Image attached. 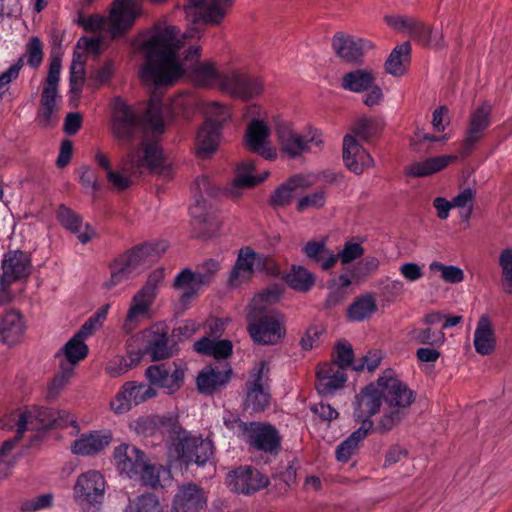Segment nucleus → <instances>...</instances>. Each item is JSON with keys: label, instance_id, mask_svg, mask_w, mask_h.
<instances>
[{"label": "nucleus", "instance_id": "obj_52", "mask_svg": "<svg viewBox=\"0 0 512 512\" xmlns=\"http://www.w3.org/2000/svg\"><path fill=\"white\" fill-rule=\"evenodd\" d=\"M380 128L381 125L377 119L361 116L354 122L352 133L354 137L367 141L374 137L379 132Z\"/></svg>", "mask_w": 512, "mask_h": 512}, {"label": "nucleus", "instance_id": "obj_43", "mask_svg": "<svg viewBox=\"0 0 512 512\" xmlns=\"http://www.w3.org/2000/svg\"><path fill=\"white\" fill-rule=\"evenodd\" d=\"M194 349L199 354L213 356L215 359H226L232 353V343L229 340H213L203 337L195 342Z\"/></svg>", "mask_w": 512, "mask_h": 512}, {"label": "nucleus", "instance_id": "obj_64", "mask_svg": "<svg viewBox=\"0 0 512 512\" xmlns=\"http://www.w3.org/2000/svg\"><path fill=\"white\" fill-rule=\"evenodd\" d=\"M326 202V193L323 190L315 191L301 197L297 202V210L303 212L308 208H321Z\"/></svg>", "mask_w": 512, "mask_h": 512}, {"label": "nucleus", "instance_id": "obj_61", "mask_svg": "<svg viewBox=\"0 0 512 512\" xmlns=\"http://www.w3.org/2000/svg\"><path fill=\"white\" fill-rule=\"evenodd\" d=\"M27 64L37 68L43 60V46L38 37H32L26 44Z\"/></svg>", "mask_w": 512, "mask_h": 512}, {"label": "nucleus", "instance_id": "obj_27", "mask_svg": "<svg viewBox=\"0 0 512 512\" xmlns=\"http://www.w3.org/2000/svg\"><path fill=\"white\" fill-rule=\"evenodd\" d=\"M492 105L483 102L470 115L469 124L466 130V137L463 142L465 152H470L476 143L483 137L485 130L491 125Z\"/></svg>", "mask_w": 512, "mask_h": 512}, {"label": "nucleus", "instance_id": "obj_31", "mask_svg": "<svg viewBox=\"0 0 512 512\" xmlns=\"http://www.w3.org/2000/svg\"><path fill=\"white\" fill-rule=\"evenodd\" d=\"M347 380L344 369L337 364H323L317 371L316 388L320 395L328 396L342 388Z\"/></svg>", "mask_w": 512, "mask_h": 512}, {"label": "nucleus", "instance_id": "obj_20", "mask_svg": "<svg viewBox=\"0 0 512 512\" xmlns=\"http://www.w3.org/2000/svg\"><path fill=\"white\" fill-rule=\"evenodd\" d=\"M244 439L252 449L268 454H276L281 446L279 432L267 423L250 422Z\"/></svg>", "mask_w": 512, "mask_h": 512}, {"label": "nucleus", "instance_id": "obj_1", "mask_svg": "<svg viewBox=\"0 0 512 512\" xmlns=\"http://www.w3.org/2000/svg\"><path fill=\"white\" fill-rule=\"evenodd\" d=\"M181 45L182 39L175 26L157 25L139 35L133 46L144 59L140 68L141 80L154 86H166L186 75L197 86L222 90L225 73H220L209 61H200L199 46L190 47L180 58L177 51Z\"/></svg>", "mask_w": 512, "mask_h": 512}, {"label": "nucleus", "instance_id": "obj_34", "mask_svg": "<svg viewBox=\"0 0 512 512\" xmlns=\"http://www.w3.org/2000/svg\"><path fill=\"white\" fill-rule=\"evenodd\" d=\"M57 219L65 229L78 234L77 237L82 244L88 243L96 235L95 230L88 224L85 225V230L81 231L83 225L81 216L64 205L58 208Z\"/></svg>", "mask_w": 512, "mask_h": 512}, {"label": "nucleus", "instance_id": "obj_25", "mask_svg": "<svg viewBox=\"0 0 512 512\" xmlns=\"http://www.w3.org/2000/svg\"><path fill=\"white\" fill-rule=\"evenodd\" d=\"M146 376L152 385L165 388L169 394H172L183 384L184 370L176 363L156 364L147 368Z\"/></svg>", "mask_w": 512, "mask_h": 512}, {"label": "nucleus", "instance_id": "obj_10", "mask_svg": "<svg viewBox=\"0 0 512 512\" xmlns=\"http://www.w3.org/2000/svg\"><path fill=\"white\" fill-rule=\"evenodd\" d=\"M106 481L96 470L80 474L73 488L75 503L83 512H99L104 501Z\"/></svg>", "mask_w": 512, "mask_h": 512}, {"label": "nucleus", "instance_id": "obj_11", "mask_svg": "<svg viewBox=\"0 0 512 512\" xmlns=\"http://www.w3.org/2000/svg\"><path fill=\"white\" fill-rule=\"evenodd\" d=\"M31 269V260L26 253L14 250L4 254L1 261L0 306L12 300L11 285L27 279Z\"/></svg>", "mask_w": 512, "mask_h": 512}, {"label": "nucleus", "instance_id": "obj_21", "mask_svg": "<svg viewBox=\"0 0 512 512\" xmlns=\"http://www.w3.org/2000/svg\"><path fill=\"white\" fill-rule=\"evenodd\" d=\"M270 129L263 120L253 119L245 133V146L267 160H275L278 153L270 144Z\"/></svg>", "mask_w": 512, "mask_h": 512}, {"label": "nucleus", "instance_id": "obj_51", "mask_svg": "<svg viewBox=\"0 0 512 512\" xmlns=\"http://www.w3.org/2000/svg\"><path fill=\"white\" fill-rule=\"evenodd\" d=\"M191 192L193 194L195 204L190 208L191 214L194 217L198 216V210L205 207V196L212 194V185L207 176H200L194 181Z\"/></svg>", "mask_w": 512, "mask_h": 512}, {"label": "nucleus", "instance_id": "obj_30", "mask_svg": "<svg viewBox=\"0 0 512 512\" xmlns=\"http://www.w3.org/2000/svg\"><path fill=\"white\" fill-rule=\"evenodd\" d=\"M231 373L227 364L205 367L197 377V387L201 393L210 395L228 383Z\"/></svg>", "mask_w": 512, "mask_h": 512}, {"label": "nucleus", "instance_id": "obj_63", "mask_svg": "<svg viewBox=\"0 0 512 512\" xmlns=\"http://www.w3.org/2000/svg\"><path fill=\"white\" fill-rule=\"evenodd\" d=\"M363 254L364 249L359 243L348 241L342 250L335 255L337 256V261L340 260L343 264H348L360 258Z\"/></svg>", "mask_w": 512, "mask_h": 512}, {"label": "nucleus", "instance_id": "obj_36", "mask_svg": "<svg viewBox=\"0 0 512 512\" xmlns=\"http://www.w3.org/2000/svg\"><path fill=\"white\" fill-rule=\"evenodd\" d=\"M473 344L475 351L480 355H490L496 347V336L493 325L488 316L480 317L474 331Z\"/></svg>", "mask_w": 512, "mask_h": 512}, {"label": "nucleus", "instance_id": "obj_2", "mask_svg": "<svg viewBox=\"0 0 512 512\" xmlns=\"http://www.w3.org/2000/svg\"><path fill=\"white\" fill-rule=\"evenodd\" d=\"M75 420L66 411L56 412L48 408L27 407L21 413H11L0 419L2 429H11L17 426V435L6 440L0 447V479L6 478L14 465L17 457L14 448L25 431H40L53 426H65L74 424Z\"/></svg>", "mask_w": 512, "mask_h": 512}, {"label": "nucleus", "instance_id": "obj_7", "mask_svg": "<svg viewBox=\"0 0 512 512\" xmlns=\"http://www.w3.org/2000/svg\"><path fill=\"white\" fill-rule=\"evenodd\" d=\"M136 0H114L107 17L92 15L81 21L84 29L92 32H108L113 38L126 32L137 16Z\"/></svg>", "mask_w": 512, "mask_h": 512}, {"label": "nucleus", "instance_id": "obj_24", "mask_svg": "<svg viewBox=\"0 0 512 512\" xmlns=\"http://www.w3.org/2000/svg\"><path fill=\"white\" fill-rule=\"evenodd\" d=\"M207 493L194 483L183 484L173 498L171 512H200L207 506Z\"/></svg>", "mask_w": 512, "mask_h": 512}, {"label": "nucleus", "instance_id": "obj_26", "mask_svg": "<svg viewBox=\"0 0 512 512\" xmlns=\"http://www.w3.org/2000/svg\"><path fill=\"white\" fill-rule=\"evenodd\" d=\"M255 165V161L251 159H245L237 165L235 178L226 191L231 199L240 198L244 189L253 187L268 177V171H264L260 175H254Z\"/></svg>", "mask_w": 512, "mask_h": 512}, {"label": "nucleus", "instance_id": "obj_4", "mask_svg": "<svg viewBox=\"0 0 512 512\" xmlns=\"http://www.w3.org/2000/svg\"><path fill=\"white\" fill-rule=\"evenodd\" d=\"M164 159L156 142L141 141L140 147L131 149L121 161L118 170H109L106 178L113 189L123 191L132 186L145 172L162 173Z\"/></svg>", "mask_w": 512, "mask_h": 512}, {"label": "nucleus", "instance_id": "obj_48", "mask_svg": "<svg viewBox=\"0 0 512 512\" xmlns=\"http://www.w3.org/2000/svg\"><path fill=\"white\" fill-rule=\"evenodd\" d=\"M197 109L198 100L194 95L187 92H183L174 97L169 106V111L172 117L183 116L187 118Z\"/></svg>", "mask_w": 512, "mask_h": 512}, {"label": "nucleus", "instance_id": "obj_39", "mask_svg": "<svg viewBox=\"0 0 512 512\" xmlns=\"http://www.w3.org/2000/svg\"><path fill=\"white\" fill-rule=\"evenodd\" d=\"M456 156L443 155L432 158H427L423 161H418L406 167V174L412 177H425L433 173L439 172L446 168L451 162L456 160Z\"/></svg>", "mask_w": 512, "mask_h": 512}, {"label": "nucleus", "instance_id": "obj_46", "mask_svg": "<svg viewBox=\"0 0 512 512\" xmlns=\"http://www.w3.org/2000/svg\"><path fill=\"white\" fill-rule=\"evenodd\" d=\"M375 77L371 71L357 69L346 73L342 78V87L345 90L360 93L368 91L374 85Z\"/></svg>", "mask_w": 512, "mask_h": 512}, {"label": "nucleus", "instance_id": "obj_18", "mask_svg": "<svg viewBox=\"0 0 512 512\" xmlns=\"http://www.w3.org/2000/svg\"><path fill=\"white\" fill-rule=\"evenodd\" d=\"M248 331L257 344L275 345L285 335V328L279 315H263L251 320L248 325Z\"/></svg>", "mask_w": 512, "mask_h": 512}, {"label": "nucleus", "instance_id": "obj_19", "mask_svg": "<svg viewBox=\"0 0 512 512\" xmlns=\"http://www.w3.org/2000/svg\"><path fill=\"white\" fill-rule=\"evenodd\" d=\"M226 484L236 493L250 495L268 486L269 479L251 466H241L228 473Z\"/></svg>", "mask_w": 512, "mask_h": 512}, {"label": "nucleus", "instance_id": "obj_8", "mask_svg": "<svg viewBox=\"0 0 512 512\" xmlns=\"http://www.w3.org/2000/svg\"><path fill=\"white\" fill-rule=\"evenodd\" d=\"M165 248L166 246L163 243H145L120 255L110 265L111 276L106 286L112 288L129 279L141 264L160 255L165 251Z\"/></svg>", "mask_w": 512, "mask_h": 512}, {"label": "nucleus", "instance_id": "obj_55", "mask_svg": "<svg viewBox=\"0 0 512 512\" xmlns=\"http://www.w3.org/2000/svg\"><path fill=\"white\" fill-rule=\"evenodd\" d=\"M125 512H161V505L153 494H143L131 500Z\"/></svg>", "mask_w": 512, "mask_h": 512}, {"label": "nucleus", "instance_id": "obj_9", "mask_svg": "<svg viewBox=\"0 0 512 512\" xmlns=\"http://www.w3.org/2000/svg\"><path fill=\"white\" fill-rule=\"evenodd\" d=\"M172 429L176 437L169 448L170 454L186 464L195 463L199 466L204 465L211 458L214 445L210 439L193 436L181 426H174Z\"/></svg>", "mask_w": 512, "mask_h": 512}, {"label": "nucleus", "instance_id": "obj_14", "mask_svg": "<svg viewBox=\"0 0 512 512\" xmlns=\"http://www.w3.org/2000/svg\"><path fill=\"white\" fill-rule=\"evenodd\" d=\"M278 144L283 153L290 158H296L311 150L312 146L320 147L323 144L322 134L315 128H309L306 134L294 131L291 124L279 122L276 125Z\"/></svg>", "mask_w": 512, "mask_h": 512}, {"label": "nucleus", "instance_id": "obj_17", "mask_svg": "<svg viewBox=\"0 0 512 512\" xmlns=\"http://www.w3.org/2000/svg\"><path fill=\"white\" fill-rule=\"evenodd\" d=\"M264 84L259 77L250 76L237 70L225 72L222 91L233 97L249 100L260 96Z\"/></svg>", "mask_w": 512, "mask_h": 512}, {"label": "nucleus", "instance_id": "obj_41", "mask_svg": "<svg viewBox=\"0 0 512 512\" xmlns=\"http://www.w3.org/2000/svg\"><path fill=\"white\" fill-rule=\"evenodd\" d=\"M304 254L323 270H328L337 263V256L329 250L325 242L309 241L303 247Z\"/></svg>", "mask_w": 512, "mask_h": 512}, {"label": "nucleus", "instance_id": "obj_29", "mask_svg": "<svg viewBox=\"0 0 512 512\" xmlns=\"http://www.w3.org/2000/svg\"><path fill=\"white\" fill-rule=\"evenodd\" d=\"M383 402L378 383L367 385L356 396L354 415L358 421L371 420V416L379 412Z\"/></svg>", "mask_w": 512, "mask_h": 512}, {"label": "nucleus", "instance_id": "obj_6", "mask_svg": "<svg viewBox=\"0 0 512 512\" xmlns=\"http://www.w3.org/2000/svg\"><path fill=\"white\" fill-rule=\"evenodd\" d=\"M114 462L121 474L129 479L139 481L145 486L156 488L160 478L170 471L163 466L148 463L145 454L133 445L121 444L114 450Z\"/></svg>", "mask_w": 512, "mask_h": 512}, {"label": "nucleus", "instance_id": "obj_59", "mask_svg": "<svg viewBox=\"0 0 512 512\" xmlns=\"http://www.w3.org/2000/svg\"><path fill=\"white\" fill-rule=\"evenodd\" d=\"M109 309L110 304H105L102 307H100L82 325V327L79 330L80 334H84V336L89 337L93 334L94 331L98 330L105 321Z\"/></svg>", "mask_w": 512, "mask_h": 512}, {"label": "nucleus", "instance_id": "obj_56", "mask_svg": "<svg viewBox=\"0 0 512 512\" xmlns=\"http://www.w3.org/2000/svg\"><path fill=\"white\" fill-rule=\"evenodd\" d=\"M411 340L419 344L441 345L445 341L442 331H432L431 328H413L410 331Z\"/></svg>", "mask_w": 512, "mask_h": 512}, {"label": "nucleus", "instance_id": "obj_38", "mask_svg": "<svg viewBox=\"0 0 512 512\" xmlns=\"http://www.w3.org/2000/svg\"><path fill=\"white\" fill-rule=\"evenodd\" d=\"M372 427V420L364 419L360 427L338 445L336 449L337 460L341 462L348 461L351 458V456L357 451L359 444L368 435Z\"/></svg>", "mask_w": 512, "mask_h": 512}, {"label": "nucleus", "instance_id": "obj_53", "mask_svg": "<svg viewBox=\"0 0 512 512\" xmlns=\"http://www.w3.org/2000/svg\"><path fill=\"white\" fill-rule=\"evenodd\" d=\"M501 269V286L505 293L512 295V248L501 251L498 259Z\"/></svg>", "mask_w": 512, "mask_h": 512}, {"label": "nucleus", "instance_id": "obj_13", "mask_svg": "<svg viewBox=\"0 0 512 512\" xmlns=\"http://www.w3.org/2000/svg\"><path fill=\"white\" fill-rule=\"evenodd\" d=\"M188 2L185 11L188 17L194 18L193 27L188 33L182 35L183 39L199 38L203 32L198 28L200 21L211 24L220 23L233 4V0H188Z\"/></svg>", "mask_w": 512, "mask_h": 512}, {"label": "nucleus", "instance_id": "obj_47", "mask_svg": "<svg viewBox=\"0 0 512 512\" xmlns=\"http://www.w3.org/2000/svg\"><path fill=\"white\" fill-rule=\"evenodd\" d=\"M285 280L292 289L299 292H307L313 286L315 278L306 268L293 266L286 274Z\"/></svg>", "mask_w": 512, "mask_h": 512}, {"label": "nucleus", "instance_id": "obj_15", "mask_svg": "<svg viewBox=\"0 0 512 512\" xmlns=\"http://www.w3.org/2000/svg\"><path fill=\"white\" fill-rule=\"evenodd\" d=\"M157 292V281L150 276L146 284L132 297L123 323V329L130 333L149 318L151 306Z\"/></svg>", "mask_w": 512, "mask_h": 512}, {"label": "nucleus", "instance_id": "obj_50", "mask_svg": "<svg viewBox=\"0 0 512 512\" xmlns=\"http://www.w3.org/2000/svg\"><path fill=\"white\" fill-rule=\"evenodd\" d=\"M267 258L254 252L251 248L245 247L239 251L235 265L238 269H243L253 275L256 270L265 266Z\"/></svg>", "mask_w": 512, "mask_h": 512}, {"label": "nucleus", "instance_id": "obj_35", "mask_svg": "<svg viewBox=\"0 0 512 512\" xmlns=\"http://www.w3.org/2000/svg\"><path fill=\"white\" fill-rule=\"evenodd\" d=\"M25 323L22 315L15 311H7L0 321V341L6 345L18 343L24 334Z\"/></svg>", "mask_w": 512, "mask_h": 512}, {"label": "nucleus", "instance_id": "obj_16", "mask_svg": "<svg viewBox=\"0 0 512 512\" xmlns=\"http://www.w3.org/2000/svg\"><path fill=\"white\" fill-rule=\"evenodd\" d=\"M269 367L265 361L259 362L251 371L250 378L247 382V393L245 399L246 408L253 411H262L268 404L270 399L268 389Z\"/></svg>", "mask_w": 512, "mask_h": 512}, {"label": "nucleus", "instance_id": "obj_40", "mask_svg": "<svg viewBox=\"0 0 512 512\" xmlns=\"http://www.w3.org/2000/svg\"><path fill=\"white\" fill-rule=\"evenodd\" d=\"M58 94L42 91L36 120L42 127L54 126L58 122Z\"/></svg>", "mask_w": 512, "mask_h": 512}, {"label": "nucleus", "instance_id": "obj_62", "mask_svg": "<svg viewBox=\"0 0 512 512\" xmlns=\"http://www.w3.org/2000/svg\"><path fill=\"white\" fill-rule=\"evenodd\" d=\"M53 494L47 493L25 500L21 504V510L24 512H36L47 509L52 506Z\"/></svg>", "mask_w": 512, "mask_h": 512}, {"label": "nucleus", "instance_id": "obj_57", "mask_svg": "<svg viewBox=\"0 0 512 512\" xmlns=\"http://www.w3.org/2000/svg\"><path fill=\"white\" fill-rule=\"evenodd\" d=\"M429 269L431 272H440L442 279L448 283L456 284L462 282L464 279L463 270L457 266L444 265L434 261L430 263Z\"/></svg>", "mask_w": 512, "mask_h": 512}, {"label": "nucleus", "instance_id": "obj_54", "mask_svg": "<svg viewBox=\"0 0 512 512\" xmlns=\"http://www.w3.org/2000/svg\"><path fill=\"white\" fill-rule=\"evenodd\" d=\"M147 351L152 360H162L171 356V350L168 347V337L166 332L156 333L149 340Z\"/></svg>", "mask_w": 512, "mask_h": 512}, {"label": "nucleus", "instance_id": "obj_3", "mask_svg": "<svg viewBox=\"0 0 512 512\" xmlns=\"http://www.w3.org/2000/svg\"><path fill=\"white\" fill-rule=\"evenodd\" d=\"M164 120L160 100L152 98L148 108L140 117L126 102L117 97L112 104L111 130L121 147H129L150 131L153 135L162 133Z\"/></svg>", "mask_w": 512, "mask_h": 512}, {"label": "nucleus", "instance_id": "obj_32", "mask_svg": "<svg viewBox=\"0 0 512 512\" xmlns=\"http://www.w3.org/2000/svg\"><path fill=\"white\" fill-rule=\"evenodd\" d=\"M207 284V276L198 274L197 271L185 268L176 275L173 287L181 290L182 294L180 296V302L186 306L198 295L200 289Z\"/></svg>", "mask_w": 512, "mask_h": 512}, {"label": "nucleus", "instance_id": "obj_23", "mask_svg": "<svg viewBox=\"0 0 512 512\" xmlns=\"http://www.w3.org/2000/svg\"><path fill=\"white\" fill-rule=\"evenodd\" d=\"M174 426H180L175 418L159 415L141 416L131 424V428L142 436H153L157 433L167 435L169 447L172 446L176 437V433L172 431Z\"/></svg>", "mask_w": 512, "mask_h": 512}, {"label": "nucleus", "instance_id": "obj_37", "mask_svg": "<svg viewBox=\"0 0 512 512\" xmlns=\"http://www.w3.org/2000/svg\"><path fill=\"white\" fill-rule=\"evenodd\" d=\"M312 184L310 176L295 175L275 189L271 195V203L277 207L285 206L291 202L296 190L308 188Z\"/></svg>", "mask_w": 512, "mask_h": 512}, {"label": "nucleus", "instance_id": "obj_44", "mask_svg": "<svg viewBox=\"0 0 512 512\" xmlns=\"http://www.w3.org/2000/svg\"><path fill=\"white\" fill-rule=\"evenodd\" d=\"M87 337L84 334H80L78 331L62 348L61 352L65 356V361L60 364H64L66 367L72 366L74 371L75 365L84 359L88 353V347L84 340Z\"/></svg>", "mask_w": 512, "mask_h": 512}, {"label": "nucleus", "instance_id": "obj_22", "mask_svg": "<svg viewBox=\"0 0 512 512\" xmlns=\"http://www.w3.org/2000/svg\"><path fill=\"white\" fill-rule=\"evenodd\" d=\"M332 47L340 58L350 63H360L373 44L364 38L338 32L333 36Z\"/></svg>", "mask_w": 512, "mask_h": 512}, {"label": "nucleus", "instance_id": "obj_33", "mask_svg": "<svg viewBox=\"0 0 512 512\" xmlns=\"http://www.w3.org/2000/svg\"><path fill=\"white\" fill-rule=\"evenodd\" d=\"M112 440L110 431H93L82 434L72 445V451L75 454L89 456L100 452L108 446Z\"/></svg>", "mask_w": 512, "mask_h": 512}, {"label": "nucleus", "instance_id": "obj_42", "mask_svg": "<svg viewBox=\"0 0 512 512\" xmlns=\"http://www.w3.org/2000/svg\"><path fill=\"white\" fill-rule=\"evenodd\" d=\"M411 45L404 42L397 45L385 62V70L393 76H401L405 73L410 63Z\"/></svg>", "mask_w": 512, "mask_h": 512}, {"label": "nucleus", "instance_id": "obj_58", "mask_svg": "<svg viewBox=\"0 0 512 512\" xmlns=\"http://www.w3.org/2000/svg\"><path fill=\"white\" fill-rule=\"evenodd\" d=\"M124 385L129 386L127 390L134 405L141 404L157 394L155 388L145 383L127 382Z\"/></svg>", "mask_w": 512, "mask_h": 512}, {"label": "nucleus", "instance_id": "obj_28", "mask_svg": "<svg viewBox=\"0 0 512 512\" xmlns=\"http://www.w3.org/2000/svg\"><path fill=\"white\" fill-rule=\"evenodd\" d=\"M343 161L348 170L357 175L374 166L372 156L351 134H347L343 139Z\"/></svg>", "mask_w": 512, "mask_h": 512}, {"label": "nucleus", "instance_id": "obj_45", "mask_svg": "<svg viewBox=\"0 0 512 512\" xmlns=\"http://www.w3.org/2000/svg\"><path fill=\"white\" fill-rule=\"evenodd\" d=\"M377 310V304L372 294L357 297L347 309V318L353 322H361L371 317Z\"/></svg>", "mask_w": 512, "mask_h": 512}, {"label": "nucleus", "instance_id": "obj_12", "mask_svg": "<svg viewBox=\"0 0 512 512\" xmlns=\"http://www.w3.org/2000/svg\"><path fill=\"white\" fill-rule=\"evenodd\" d=\"M207 119L197 134L198 153L208 156L213 153L219 143L222 124L230 116L229 109L221 103L211 102L205 107Z\"/></svg>", "mask_w": 512, "mask_h": 512}, {"label": "nucleus", "instance_id": "obj_60", "mask_svg": "<svg viewBox=\"0 0 512 512\" xmlns=\"http://www.w3.org/2000/svg\"><path fill=\"white\" fill-rule=\"evenodd\" d=\"M223 423L227 429L232 431L237 436L245 437L249 430L250 423L243 422L238 415L231 411L225 410L223 413Z\"/></svg>", "mask_w": 512, "mask_h": 512}, {"label": "nucleus", "instance_id": "obj_5", "mask_svg": "<svg viewBox=\"0 0 512 512\" xmlns=\"http://www.w3.org/2000/svg\"><path fill=\"white\" fill-rule=\"evenodd\" d=\"M383 401L390 411L385 413L377 429L385 432L391 430L406 416L407 410L414 400V394L392 371H387L377 380Z\"/></svg>", "mask_w": 512, "mask_h": 512}, {"label": "nucleus", "instance_id": "obj_49", "mask_svg": "<svg viewBox=\"0 0 512 512\" xmlns=\"http://www.w3.org/2000/svg\"><path fill=\"white\" fill-rule=\"evenodd\" d=\"M72 366L66 367L64 364H60L59 371L55 374L53 379L49 382L46 390L45 397L49 401L56 400L64 388L70 382L72 375Z\"/></svg>", "mask_w": 512, "mask_h": 512}]
</instances>
